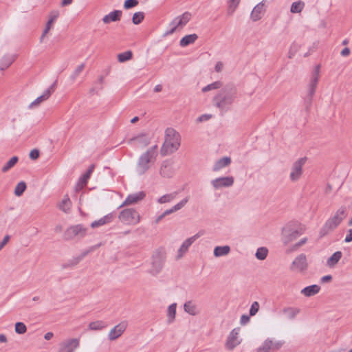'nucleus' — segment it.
<instances>
[{
	"mask_svg": "<svg viewBox=\"0 0 352 352\" xmlns=\"http://www.w3.org/2000/svg\"><path fill=\"white\" fill-rule=\"evenodd\" d=\"M151 259V269L149 272L153 275H157L164 267L166 260L165 252L162 249L156 250L153 252Z\"/></svg>",
	"mask_w": 352,
	"mask_h": 352,
	"instance_id": "obj_7",
	"label": "nucleus"
},
{
	"mask_svg": "<svg viewBox=\"0 0 352 352\" xmlns=\"http://www.w3.org/2000/svg\"><path fill=\"white\" fill-rule=\"evenodd\" d=\"M114 219V215L113 213H109L108 214L104 216L101 219L94 221L91 223V227L92 228H96L99 226H103L104 224L111 223Z\"/></svg>",
	"mask_w": 352,
	"mask_h": 352,
	"instance_id": "obj_21",
	"label": "nucleus"
},
{
	"mask_svg": "<svg viewBox=\"0 0 352 352\" xmlns=\"http://www.w3.org/2000/svg\"><path fill=\"white\" fill-rule=\"evenodd\" d=\"M184 311L192 316H196L198 314V311L197 306L193 304V302L190 300L187 301L184 305Z\"/></svg>",
	"mask_w": 352,
	"mask_h": 352,
	"instance_id": "obj_30",
	"label": "nucleus"
},
{
	"mask_svg": "<svg viewBox=\"0 0 352 352\" xmlns=\"http://www.w3.org/2000/svg\"><path fill=\"white\" fill-rule=\"evenodd\" d=\"M55 85L56 82H54L47 89H46L41 96L36 98L32 103H30L29 107L33 108L34 107H37L41 102L47 100L51 94L54 92Z\"/></svg>",
	"mask_w": 352,
	"mask_h": 352,
	"instance_id": "obj_16",
	"label": "nucleus"
},
{
	"mask_svg": "<svg viewBox=\"0 0 352 352\" xmlns=\"http://www.w3.org/2000/svg\"><path fill=\"white\" fill-rule=\"evenodd\" d=\"M94 169H95V164H92L89 166L88 169L87 170V171L85 174L86 175L89 176V177H90L92 173L94 172Z\"/></svg>",
	"mask_w": 352,
	"mask_h": 352,
	"instance_id": "obj_61",
	"label": "nucleus"
},
{
	"mask_svg": "<svg viewBox=\"0 0 352 352\" xmlns=\"http://www.w3.org/2000/svg\"><path fill=\"white\" fill-rule=\"evenodd\" d=\"M197 38L198 36L196 34L186 35L182 38L179 41V45L182 47H186L194 43Z\"/></svg>",
	"mask_w": 352,
	"mask_h": 352,
	"instance_id": "obj_26",
	"label": "nucleus"
},
{
	"mask_svg": "<svg viewBox=\"0 0 352 352\" xmlns=\"http://www.w3.org/2000/svg\"><path fill=\"white\" fill-rule=\"evenodd\" d=\"M94 169H95V164H92L89 166L88 169L87 170V171L85 174L86 175L89 176V177H90L92 173L94 172Z\"/></svg>",
	"mask_w": 352,
	"mask_h": 352,
	"instance_id": "obj_60",
	"label": "nucleus"
},
{
	"mask_svg": "<svg viewBox=\"0 0 352 352\" xmlns=\"http://www.w3.org/2000/svg\"><path fill=\"white\" fill-rule=\"evenodd\" d=\"M299 46L296 43H292L288 52V57L292 58L298 52Z\"/></svg>",
	"mask_w": 352,
	"mask_h": 352,
	"instance_id": "obj_51",
	"label": "nucleus"
},
{
	"mask_svg": "<svg viewBox=\"0 0 352 352\" xmlns=\"http://www.w3.org/2000/svg\"><path fill=\"white\" fill-rule=\"evenodd\" d=\"M240 0H229L228 1V14L232 15L237 8Z\"/></svg>",
	"mask_w": 352,
	"mask_h": 352,
	"instance_id": "obj_43",
	"label": "nucleus"
},
{
	"mask_svg": "<svg viewBox=\"0 0 352 352\" xmlns=\"http://www.w3.org/2000/svg\"><path fill=\"white\" fill-rule=\"evenodd\" d=\"M342 253L340 251L334 252L327 261V265L329 267H333L341 259Z\"/></svg>",
	"mask_w": 352,
	"mask_h": 352,
	"instance_id": "obj_27",
	"label": "nucleus"
},
{
	"mask_svg": "<svg viewBox=\"0 0 352 352\" xmlns=\"http://www.w3.org/2000/svg\"><path fill=\"white\" fill-rule=\"evenodd\" d=\"M259 307H260V306H259L258 302L256 301L254 302L252 304L250 311H249L250 316H255L256 314V313L258 311Z\"/></svg>",
	"mask_w": 352,
	"mask_h": 352,
	"instance_id": "obj_50",
	"label": "nucleus"
},
{
	"mask_svg": "<svg viewBox=\"0 0 352 352\" xmlns=\"http://www.w3.org/2000/svg\"><path fill=\"white\" fill-rule=\"evenodd\" d=\"M160 174L163 177L170 178L173 176L174 170L168 161H163L160 167Z\"/></svg>",
	"mask_w": 352,
	"mask_h": 352,
	"instance_id": "obj_17",
	"label": "nucleus"
},
{
	"mask_svg": "<svg viewBox=\"0 0 352 352\" xmlns=\"http://www.w3.org/2000/svg\"><path fill=\"white\" fill-rule=\"evenodd\" d=\"M264 3L263 1L258 3L253 9L251 13V19L254 21L261 19V13L263 11Z\"/></svg>",
	"mask_w": 352,
	"mask_h": 352,
	"instance_id": "obj_24",
	"label": "nucleus"
},
{
	"mask_svg": "<svg viewBox=\"0 0 352 352\" xmlns=\"http://www.w3.org/2000/svg\"><path fill=\"white\" fill-rule=\"evenodd\" d=\"M284 344L283 341H278L275 343L272 342V346L271 349H279Z\"/></svg>",
	"mask_w": 352,
	"mask_h": 352,
	"instance_id": "obj_63",
	"label": "nucleus"
},
{
	"mask_svg": "<svg viewBox=\"0 0 352 352\" xmlns=\"http://www.w3.org/2000/svg\"><path fill=\"white\" fill-rule=\"evenodd\" d=\"M39 155L40 153L38 149H32L30 153V158L32 160H36L38 158Z\"/></svg>",
	"mask_w": 352,
	"mask_h": 352,
	"instance_id": "obj_53",
	"label": "nucleus"
},
{
	"mask_svg": "<svg viewBox=\"0 0 352 352\" xmlns=\"http://www.w3.org/2000/svg\"><path fill=\"white\" fill-rule=\"evenodd\" d=\"M127 322L126 321L121 322L116 325L109 333L108 338L110 340H114L119 338L126 330Z\"/></svg>",
	"mask_w": 352,
	"mask_h": 352,
	"instance_id": "obj_14",
	"label": "nucleus"
},
{
	"mask_svg": "<svg viewBox=\"0 0 352 352\" xmlns=\"http://www.w3.org/2000/svg\"><path fill=\"white\" fill-rule=\"evenodd\" d=\"M157 145H154L140 156L135 168L138 175H144L150 168V162H154L157 156Z\"/></svg>",
	"mask_w": 352,
	"mask_h": 352,
	"instance_id": "obj_5",
	"label": "nucleus"
},
{
	"mask_svg": "<svg viewBox=\"0 0 352 352\" xmlns=\"http://www.w3.org/2000/svg\"><path fill=\"white\" fill-rule=\"evenodd\" d=\"M122 14V12L119 10H115L108 14L105 15L102 18V21L105 24H109L111 22H117L119 21L121 19Z\"/></svg>",
	"mask_w": 352,
	"mask_h": 352,
	"instance_id": "obj_18",
	"label": "nucleus"
},
{
	"mask_svg": "<svg viewBox=\"0 0 352 352\" xmlns=\"http://www.w3.org/2000/svg\"><path fill=\"white\" fill-rule=\"evenodd\" d=\"M268 254V250L267 248L261 247L258 248L256 252V258L258 260H264Z\"/></svg>",
	"mask_w": 352,
	"mask_h": 352,
	"instance_id": "obj_39",
	"label": "nucleus"
},
{
	"mask_svg": "<svg viewBox=\"0 0 352 352\" xmlns=\"http://www.w3.org/2000/svg\"><path fill=\"white\" fill-rule=\"evenodd\" d=\"M305 231V228L301 223L298 221H290L282 228L281 241L287 245L304 234Z\"/></svg>",
	"mask_w": 352,
	"mask_h": 352,
	"instance_id": "obj_3",
	"label": "nucleus"
},
{
	"mask_svg": "<svg viewBox=\"0 0 352 352\" xmlns=\"http://www.w3.org/2000/svg\"><path fill=\"white\" fill-rule=\"evenodd\" d=\"M332 278H332L331 275H326L321 278L320 282L322 283H329V282L331 281Z\"/></svg>",
	"mask_w": 352,
	"mask_h": 352,
	"instance_id": "obj_62",
	"label": "nucleus"
},
{
	"mask_svg": "<svg viewBox=\"0 0 352 352\" xmlns=\"http://www.w3.org/2000/svg\"><path fill=\"white\" fill-rule=\"evenodd\" d=\"M202 234L200 232L196 234L195 235L186 239L183 243L182 244L181 247L178 250L177 252V258H182L188 250L189 247L194 243V241L198 239Z\"/></svg>",
	"mask_w": 352,
	"mask_h": 352,
	"instance_id": "obj_13",
	"label": "nucleus"
},
{
	"mask_svg": "<svg viewBox=\"0 0 352 352\" xmlns=\"http://www.w3.org/2000/svg\"><path fill=\"white\" fill-rule=\"evenodd\" d=\"M234 179L232 176L221 177L211 181V184L214 189L228 188L234 184Z\"/></svg>",
	"mask_w": 352,
	"mask_h": 352,
	"instance_id": "obj_11",
	"label": "nucleus"
},
{
	"mask_svg": "<svg viewBox=\"0 0 352 352\" xmlns=\"http://www.w3.org/2000/svg\"><path fill=\"white\" fill-rule=\"evenodd\" d=\"M320 66L318 65L312 72L309 84L308 85V91L304 98V106L307 113H309L312 106L313 97L315 94L317 85L319 80V73Z\"/></svg>",
	"mask_w": 352,
	"mask_h": 352,
	"instance_id": "obj_6",
	"label": "nucleus"
},
{
	"mask_svg": "<svg viewBox=\"0 0 352 352\" xmlns=\"http://www.w3.org/2000/svg\"><path fill=\"white\" fill-rule=\"evenodd\" d=\"M85 67V64L82 63L79 65L74 72V73L70 76V80L72 81H74L76 78L82 72L83 69Z\"/></svg>",
	"mask_w": 352,
	"mask_h": 352,
	"instance_id": "obj_48",
	"label": "nucleus"
},
{
	"mask_svg": "<svg viewBox=\"0 0 352 352\" xmlns=\"http://www.w3.org/2000/svg\"><path fill=\"white\" fill-rule=\"evenodd\" d=\"M118 219L125 224L135 225L140 222V216L135 209L126 208L120 212Z\"/></svg>",
	"mask_w": 352,
	"mask_h": 352,
	"instance_id": "obj_8",
	"label": "nucleus"
},
{
	"mask_svg": "<svg viewBox=\"0 0 352 352\" xmlns=\"http://www.w3.org/2000/svg\"><path fill=\"white\" fill-rule=\"evenodd\" d=\"M238 331L234 329L228 336L226 346V348L229 350H232L236 346H237L239 342L237 341Z\"/></svg>",
	"mask_w": 352,
	"mask_h": 352,
	"instance_id": "obj_19",
	"label": "nucleus"
},
{
	"mask_svg": "<svg viewBox=\"0 0 352 352\" xmlns=\"http://www.w3.org/2000/svg\"><path fill=\"white\" fill-rule=\"evenodd\" d=\"M107 324L104 322L102 320H97L94 322H91L89 324V327L91 330H101L103 328L106 327Z\"/></svg>",
	"mask_w": 352,
	"mask_h": 352,
	"instance_id": "obj_38",
	"label": "nucleus"
},
{
	"mask_svg": "<svg viewBox=\"0 0 352 352\" xmlns=\"http://www.w3.org/2000/svg\"><path fill=\"white\" fill-rule=\"evenodd\" d=\"M175 197V193L166 194L160 197L157 201L160 204H165L171 201Z\"/></svg>",
	"mask_w": 352,
	"mask_h": 352,
	"instance_id": "obj_46",
	"label": "nucleus"
},
{
	"mask_svg": "<svg viewBox=\"0 0 352 352\" xmlns=\"http://www.w3.org/2000/svg\"><path fill=\"white\" fill-rule=\"evenodd\" d=\"M307 268V258L305 254H299L292 262L290 267L291 270H297L298 272H302L306 270Z\"/></svg>",
	"mask_w": 352,
	"mask_h": 352,
	"instance_id": "obj_12",
	"label": "nucleus"
},
{
	"mask_svg": "<svg viewBox=\"0 0 352 352\" xmlns=\"http://www.w3.org/2000/svg\"><path fill=\"white\" fill-rule=\"evenodd\" d=\"M191 14L186 12L184 13L182 15L176 17L177 19V25H180V26L185 25L190 19Z\"/></svg>",
	"mask_w": 352,
	"mask_h": 352,
	"instance_id": "obj_35",
	"label": "nucleus"
},
{
	"mask_svg": "<svg viewBox=\"0 0 352 352\" xmlns=\"http://www.w3.org/2000/svg\"><path fill=\"white\" fill-rule=\"evenodd\" d=\"M9 240H10V236L9 235H6L3 237L2 241L0 242V250H1L2 248L8 243Z\"/></svg>",
	"mask_w": 352,
	"mask_h": 352,
	"instance_id": "obj_58",
	"label": "nucleus"
},
{
	"mask_svg": "<svg viewBox=\"0 0 352 352\" xmlns=\"http://www.w3.org/2000/svg\"><path fill=\"white\" fill-rule=\"evenodd\" d=\"M53 23H54V22L52 21V20H50V19L48 20V21L46 23L45 28L44 29L43 32V34H42V35L41 36V38H40L41 42L43 41V39L44 38V37L46 36V34L50 30Z\"/></svg>",
	"mask_w": 352,
	"mask_h": 352,
	"instance_id": "obj_52",
	"label": "nucleus"
},
{
	"mask_svg": "<svg viewBox=\"0 0 352 352\" xmlns=\"http://www.w3.org/2000/svg\"><path fill=\"white\" fill-rule=\"evenodd\" d=\"M231 158L230 157H223L219 160H218L214 164L212 167V170L214 172H217L221 169L228 166L231 164Z\"/></svg>",
	"mask_w": 352,
	"mask_h": 352,
	"instance_id": "obj_20",
	"label": "nucleus"
},
{
	"mask_svg": "<svg viewBox=\"0 0 352 352\" xmlns=\"http://www.w3.org/2000/svg\"><path fill=\"white\" fill-rule=\"evenodd\" d=\"M250 316H247V315L241 316V320H240V323L242 325L247 324L250 321Z\"/></svg>",
	"mask_w": 352,
	"mask_h": 352,
	"instance_id": "obj_57",
	"label": "nucleus"
},
{
	"mask_svg": "<svg viewBox=\"0 0 352 352\" xmlns=\"http://www.w3.org/2000/svg\"><path fill=\"white\" fill-rule=\"evenodd\" d=\"M222 86V83L221 81H215L211 84H209L204 87L202 88V91L204 93L207 92L208 91L212 90V89H217L221 88Z\"/></svg>",
	"mask_w": 352,
	"mask_h": 352,
	"instance_id": "obj_41",
	"label": "nucleus"
},
{
	"mask_svg": "<svg viewBox=\"0 0 352 352\" xmlns=\"http://www.w3.org/2000/svg\"><path fill=\"white\" fill-rule=\"evenodd\" d=\"M320 290V287L318 285H311L303 288L300 293L307 297H310L317 294Z\"/></svg>",
	"mask_w": 352,
	"mask_h": 352,
	"instance_id": "obj_22",
	"label": "nucleus"
},
{
	"mask_svg": "<svg viewBox=\"0 0 352 352\" xmlns=\"http://www.w3.org/2000/svg\"><path fill=\"white\" fill-rule=\"evenodd\" d=\"M90 177L89 176L86 175L85 173L79 178L78 182H80L81 184H84L85 186L87 185L88 180Z\"/></svg>",
	"mask_w": 352,
	"mask_h": 352,
	"instance_id": "obj_56",
	"label": "nucleus"
},
{
	"mask_svg": "<svg viewBox=\"0 0 352 352\" xmlns=\"http://www.w3.org/2000/svg\"><path fill=\"white\" fill-rule=\"evenodd\" d=\"M15 56H5L0 63V70H4L8 68L14 60Z\"/></svg>",
	"mask_w": 352,
	"mask_h": 352,
	"instance_id": "obj_32",
	"label": "nucleus"
},
{
	"mask_svg": "<svg viewBox=\"0 0 352 352\" xmlns=\"http://www.w3.org/2000/svg\"><path fill=\"white\" fill-rule=\"evenodd\" d=\"M188 201V197H186V198L183 199L182 201H180L178 204L173 206L171 208L166 210L163 213L164 215L166 217L167 215H169L180 209H182Z\"/></svg>",
	"mask_w": 352,
	"mask_h": 352,
	"instance_id": "obj_25",
	"label": "nucleus"
},
{
	"mask_svg": "<svg viewBox=\"0 0 352 352\" xmlns=\"http://www.w3.org/2000/svg\"><path fill=\"white\" fill-rule=\"evenodd\" d=\"M307 161V157H301L292 164L289 179L292 182L298 181L302 174V167Z\"/></svg>",
	"mask_w": 352,
	"mask_h": 352,
	"instance_id": "obj_9",
	"label": "nucleus"
},
{
	"mask_svg": "<svg viewBox=\"0 0 352 352\" xmlns=\"http://www.w3.org/2000/svg\"><path fill=\"white\" fill-rule=\"evenodd\" d=\"M85 186L84 184L78 181L74 188L75 192H80Z\"/></svg>",
	"mask_w": 352,
	"mask_h": 352,
	"instance_id": "obj_64",
	"label": "nucleus"
},
{
	"mask_svg": "<svg viewBox=\"0 0 352 352\" xmlns=\"http://www.w3.org/2000/svg\"><path fill=\"white\" fill-rule=\"evenodd\" d=\"M352 241V228L348 230V233L344 239L345 243H350Z\"/></svg>",
	"mask_w": 352,
	"mask_h": 352,
	"instance_id": "obj_59",
	"label": "nucleus"
},
{
	"mask_svg": "<svg viewBox=\"0 0 352 352\" xmlns=\"http://www.w3.org/2000/svg\"><path fill=\"white\" fill-rule=\"evenodd\" d=\"M282 311L287 316L289 319L293 320L300 313V309L297 307H287L283 308Z\"/></svg>",
	"mask_w": 352,
	"mask_h": 352,
	"instance_id": "obj_28",
	"label": "nucleus"
},
{
	"mask_svg": "<svg viewBox=\"0 0 352 352\" xmlns=\"http://www.w3.org/2000/svg\"><path fill=\"white\" fill-rule=\"evenodd\" d=\"M27 327L23 322H18L15 324V331L18 334H23L26 332Z\"/></svg>",
	"mask_w": 352,
	"mask_h": 352,
	"instance_id": "obj_47",
	"label": "nucleus"
},
{
	"mask_svg": "<svg viewBox=\"0 0 352 352\" xmlns=\"http://www.w3.org/2000/svg\"><path fill=\"white\" fill-rule=\"evenodd\" d=\"M87 252H84L81 254L78 255L76 257H74V258L69 260L67 261V267L68 266H74L77 265L87 254Z\"/></svg>",
	"mask_w": 352,
	"mask_h": 352,
	"instance_id": "obj_44",
	"label": "nucleus"
},
{
	"mask_svg": "<svg viewBox=\"0 0 352 352\" xmlns=\"http://www.w3.org/2000/svg\"><path fill=\"white\" fill-rule=\"evenodd\" d=\"M176 308H177V304L173 303L168 307V313H167V317L168 320L167 322L168 324L172 323L175 318L176 315Z\"/></svg>",
	"mask_w": 352,
	"mask_h": 352,
	"instance_id": "obj_31",
	"label": "nucleus"
},
{
	"mask_svg": "<svg viewBox=\"0 0 352 352\" xmlns=\"http://www.w3.org/2000/svg\"><path fill=\"white\" fill-rule=\"evenodd\" d=\"M230 252V248L229 245L224 246H217L214 250V255L216 257L226 256Z\"/></svg>",
	"mask_w": 352,
	"mask_h": 352,
	"instance_id": "obj_29",
	"label": "nucleus"
},
{
	"mask_svg": "<svg viewBox=\"0 0 352 352\" xmlns=\"http://www.w3.org/2000/svg\"><path fill=\"white\" fill-rule=\"evenodd\" d=\"M237 88L233 84H227L214 96L212 103L221 112H227L237 98Z\"/></svg>",
	"mask_w": 352,
	"mask_h": 352,
	"instance_id": "obj_1",
	"label": "nucleus"
},
{
	"mask_svg": "<svg viewBox=\"0 0 352 352\" xmlns=\"http://www.w3.org/2000/svg\"><path fill=\"white\" fill-rule=\"evenodd\" d=\"M80 345V340L78 338H72L67 340V352H74Z\"/></svg>",
	"mask_w": 352,
	"mask_h": 352,
	"instance_id": "obj_33",
	"label": "nucleus"
},
{
	"mask_svg": "<svg viewBox=\"0 0 352 352\" xmlns=\"http://www.w3.org/2000/svg\"><path fill=\"white\" fill-rule=\"evenodd\" d=\"M59 16V12L58 10H53L50 14V20H52L54 23L56 21V20Z\"/></svg>",
	"mask_w": 352,
	"mask_h": 352,
	"instance_id": "obj_54",
	"label": "nucleus"
},
{
	"mask_svg": "<svg viewBox=\"0 0 352 352\" xmlns=\"http://www.w3.org/2000/svg\"><path fill=\"white\" fill-rule=\"evenodd\" d=\"M133 57V53L131 51H126L124 52L120 53L118 55V60L120 63H124L127 60H129Z\"/></svg>",
	"mask_w": 352,
	"mask_h": 352,
	"instance_id": "obj_36",
	"label": "nucleus"
},
{
	"mask_svg": "<svg viewBox=\"0 0 352 352\" xmlns=\"http://www.w3.org/2000/svg\"><path fill=\"white\" fill-rule=\"evenodd\" d=\"M131 142L135 141L141 146H146L151 142V138L146 134H140L130 140Z\"/></svg>",
	"mask_w": 352,
	"mask_h": 352,
	"instance_id": "obj_23",
	"label": "nucleus"
},
{
	"mask_svg": "<svg viewBox=\"0 0 352 352\" xmlns=\"http://www.w3.org/2000/svg\"><path fill=\"white\" fill-rule=\"evenodd\" d=\"M145 197L146 193L144 191H140L134 194H130L126 197L124 201L118 207V208H120L124 206L136 204L138 201L144 199Z\"/></svg>",
	"mask_w": 352,
	"mask_h": 352,
	"instance_id": "obj_15",
	"label": "nucleus"
},
{
	"mask_svg": "<svg viewBox=\"0 0 352 352\" xmlns=\"http://www.w3.org/2000/svg\"><path fill=\"white\" fill-rule=\"evenodd\" d=\"M87 230L88 228L84 227L82 224L72 226L67 228V239H80L86 236Z\"/></svg>",
	"mask_w": 352,
	"mask_h": 352,
	"instance_id": "obj_10",
	"label": "nucleus"
},
{
	"mask_svg": "<svg viewBox=\"0 0 352 352\" xmlns=\"http://www.w3.org/2000/svg\"><path fill=\"white\" fill-rule=\"evenodd\" d=\"M272 346V340L268 338V339L265 340V341L264 342L262 346H260L259 348H258L257 351H258V352H261L262 351H263V352H270V350L271 349Z\"/></svg>",
	"mask_w": 352,
	"mask_h": 352,
	"instance_id": "obj_45",
	"label": "nucleus"
},
{
	"mask_svg": "<svg viewBox=\"0 0 352 352\" xmlns=\"http://www.w3.org/2000/svg\"><path fill=\"white\" fill-rule=\"evenodd\" d=\"M307 241V237H304L302 239H301L298 243H296L294 245V249L296 250L297 248H298L299 247L303 245L304 244H305Z\"/></svg>",
	"mask_w": 352,
	"mask_h": 352,
	"instance_id": "obj_55",
	"label": "nucleus"
},
{
	"mask_svg": "<svg viewBox=\"0 0 352 352\" xmlns=\"http://www.w3.org/2000/svg\"><path fill=\"white\" fill-rule=\"evenodd\" d=\"M181 138L178 132L173 128L165 131V140L160 149L162 156L169 155L177 151L180 146Z\"/></svg>",
	"mask_w": 352,
	"mask_h": 352,
	"instance_id": "obj_2",
	"label": "nucleus"
},
{
	"mask_svg": "<svg viewBox=\"0 0 352 352\" xmlns=\"http://www.w3.org/2000/svg\"><path fill=\"white\" fill-rule=\"evenodd\" d=\"M18 157L16 156H14L2 167V172L6 173L10 168H12L18 162Z\"/></svg>",
	"mask_w": 352,
	"mask_h": 352,
	"instance_id": "obj_37",
	"label": "nucleus"
},
{
	"mask_svg": "<svg viewBox=\"0 0 352 352\" xmlns=\"http://www.w3.org/2000/svg\"><path fill=\"white\" fill-rule=\"evenodd\" d=\"M305 6V3L299 1L292 3L290 11L292 13H300Z\"/></svg>",
	"mask_w": 352,
	"mask_h": 352,
	"instance_id": "obj_34",
	"label": "nucleus"
},
{
	"mask_svg": "<svg viewBox=\"0 0 352 352\" xmlns=\"http://www.w3.org/2000/svg\"><path fill=\"white\" fill-rule=\"evenodd\" d=\"M144 19V13L143 12H138L133 14L132 17V22L135 25H138L142 23Z\"/></svg>",
	"mask_w": 352,
	"mask_h": 352,
	"instance_id": "obj_42",
	"label": "nucleus"
},
{
	"mask_svg": "<svg viewBox=\"0 0 352 352\" xmlns=\"http://www.w3.org/2000/svg\"><path fill=\"white\" fill-rule=\"evenodd\" d=\"M26 188V184L24 182H20L15 187L14 195L17 197L21 196Z\"/></svg>",
	"mask_w": 352,
	"mask_h": 352,
	"instance_id": "obj_40",
	"label": "nucleus"
},
{
	"mask_svg": "<svg viewBox=\"0 0 352 352\" xmlns=\"http://www.w3.org/2000/svg\"><path fill=\"white\" fill-rule=\"evenodd\" d=\"M138 3L139 2L138 0H125L124 3V8L125 10H129L135 7Z\"/></svg>",
	"mask_w": 352,
	"mask_h": 352,
	"instance_id": "obj_49",
	"label": "nucleus"
},
{
	"mask_svg": "<svg viewBox=\"0 0 352 352\" xmlns=\"http://www.w3.org/2000/svg\"><path fill=\"white\" fill-rule=\"evenodd\" d=\"M346 207L344 206H341L331 218L326 221L321 228L319 232L320 237L322 238L329 232L334 230L346 218Z\"/></svg>",
	"mask_w": 352,
	"mask_h": 352,
	"instance_id": "obj_4",
	"label": "nucleus"
}]
</instances>
